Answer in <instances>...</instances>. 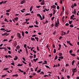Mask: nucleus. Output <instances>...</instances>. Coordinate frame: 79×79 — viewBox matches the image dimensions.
<instances>
[{"label":"nucleus","instance_id":"f257e3e1","mask_svg":"<svg viewBox=\"0 0 79 79\" xmlns=\"http://www.w3.org/2000/svg\"><path fill=\"white\" fill-rule=\"evenodd\" d=\"M59 24H60V23H57V22H56L54 26L56 27H58V26H59Z\"/></svg>","mask_w":79,"mask_h":79},{"label":"nucleus","instance_id":"f03ea898","mask_svg":"<svg viewBox=\"0 0 79 79\" xmlns=\"http://www.w3.org/2000/svg\"><path fill=\"white\" fill-rule=\"evenodd\" d=\"M17 35L18 37L19 38V39H21V35L20 34V33H18L17 34Z\"/></svg>","mask_w":79,"mask_h":79},{"label":"nucleus","instance_id":"7ed1b4c3","mask_svg":"<svg viewBox=\"0 0 79 79\" xmlns=\"http://www.w3.org/2000/svg\"><path fill=\"white\" fill-rule=\"evenodd\" d=\"M51 8L52 9V8H56V6H55V5H53L51 6Z\"/></svg>","mask_w":79,"mask_h":79},{"label":"nucleus","instance_id":"20e7f679","mask_svg":"<svg viewBox=\"0 0 79 79\" xmlns=\"http://www.w3.org/2000/svg\"><path fill=\"white\" fill-rule=\"evenodd\" d=\"M15 58L14 59V60H15V61H16V60H18V56H15Z\"/></svg>","mask_w":79,"mask_h":79},{"label":"nucleus","instance_id":"39448f33","mask_svg":"<svg viewBox=\"0 0 79 79\" xmlns=\"http://www.w3.org/2000/svg\"><path fill=\"white\" fill-rule=\"evenodd\" d=\"M77 71V69L76 68L73 69V72L74 73H76Z\"/></svg>","mask_w":79,"mask_h":79},{"label":"nucleus","instance_id":"423d86ee","mask_svg":"<svg viewBox=\"0 0 79 79\" xmlns=\"http://www.w3.org/2000/svg\"><path fill=\"white\" fill-rule=\"evenodd\" d=\"M74 17V15H72V16H70V19H72Z\"/></svg>","mask_w":79,"mask_h":79},{"label":"nucleus","instance_id":"0eeeda50","mask_svg":"<svg viewBox=\"0 0 79 79\" xmlns=\"http://www.w3.org/2000/svg\"><path fill=\"white\" fill-rule=\"evenodd\" d=\"M31 41H33V40L35 41V39H34V38L31 37Z\"/></svg>","mask_w":79,"mask_h":79},{"label":"nucleus","instance_id":"6e6552de","mask_svg":"<svg viewBox=\"0 0 79 79\" xmlns=\"http://www.w3.org/2000/svg\"><path fill=\"white\" fill-rule=\"evenodd\" d=\"M14 20H15V21H18V17H16L15 18H14Z\"/></svg>","mask_w":79,"mask_h":79},{"label":"nucleus","instance_id":"1a4fd4ad","mask_svg":"<svg viewBox=\"0 0 79 79\" xmlns=\"http://www.w3.org/2000/svg\"><path fill=\"white\" fill-rule=\"evenodd\" d=\"M75 62V60H73L72 61V65H74V62Z\"/></svg>","mask_w":79,"mask_h":79},{"label":"nucleus","instance_id":"9d476101","mask_svg":"<svg viewBox=\"0 0 79 79\" xmlns=\"http://www.w3.org/2000/svg\"><path fill=\"white\" fill-rule=\"evenodd\" d=\"M4 21H6V22H7V23H8L9 21L8 20H7V19L5 18L4 19Z\"/></svg>","mask_w":79,"mask_h":79},{"label":"nucleus","instance_id":"9b49d317","mask_svg":"<svg viewBox=\"0 0 79 79\" xmlns=\"http://www.w3.org/2000/svg\"><path fill=\"white\" fill-rule=\"evenodd\" d=\"M41 70H42V69H40V70H38L37 72V73H40V72H41Z\"/></svg>","mask_w":79,"mask_h":79},{"label":"nucleus","instance_id":"f8f14e48","mask_svg":"<svg viewBox=\"0 0 79 79\" xmlns=\"http://www.w3.org/2000/svg\"><path fill=\"white\" fill-rule=\"evenodd\" d=\"M34 26L33 25H32V26H29V27H28V29H29V28H32V27H33Z\"/></svg>","mask_w":79,"mask_h":79},{"label":"nucleus","instance_id":"ddd939ff","mask_svg":"<svg viewBox=\"0 0 79 79\" xmlns=\"http://www.w3.org/2000/svg\"><path fill=\"white\" fill-rule=\"evenodd\" d=\"M20 48V47H19V45H18L16 47V48L17 50H18V48Z\"/></svg>","mask_w":79,"mask_h":79},{"label":"nucleus","instance_id":"4468645a","mask_svg":"<svg viewBox=\"0 0 79 79\" xmlns=\"http://www.w3.org/2000/svg\"><path fill=\"white\" fill-rule=\"evenodd\" d=\"M22 36H23V37H24V33L23 32V31H22Z\"/></svg>","mask_w":79,"mask_h":79},{"label":"nucleus","instance_id":"2eb2a0df","mask_svg":"<svg viewBox=\"0 0 79 79\" xmlns=\"http://www.w3.org/2000/svg\"><path fill=\"white\" fill-rule=\"evenodd\" d=\"M10 9H9V10H6V12H7V13H9L10 12Z\"/></svg>","mask_w":79,"mask_h":79},{"label":"nucleus","instance_id":"dca6fc26","mask_svg":"<svg viewBox=\"0 0 79 79\" xmlns=\"http://www.w3.org/2000/svg\"><path fill=\"white\" fill-rule=\"evenodd\" d=\"M6 34H7V33L6 32V33H4L3 34H2V36H4V35H6Z\"/></svg>","mask_w":79,"mask_h":79},{"label":"nucleus","instance_id":"f3484780","mask_svg":"<svg viewBox=\"0 0 79 79\" xmlns=\"http://www.w3.org/2000/svg\"><path fill=\"white\" fill-rule=\"evenodd\" d=\"M33 8V7L32 6H31L30 7V11H31L32 10V8Z\"/></svg>","mask_w":79,"mask_h":79},{"label":"nucleus","instance_id":"a211bd4d","mask_svg":"<svg viewBox=\"0 0 79 79\" xmlns=\"http://www.w3.org/2000/svg\"><path fill=\"white\" fill-rule=\"evenodd\" d=\"M39 17L40 18V20H43V19L42 17V16H41V15H40L39 16Z\"/></svg>","mask_w":79,"mask_h":79},{"label":"nucleus","instance_id":"6ab92c4d","mask_svg":"<svg viewBox=\"0 0 79 79\" xmlns=\"http://www.w3.org/2000/svg\"><path fill=\"white\" fill-rule=\"evenodd\" d=\"M45 67H46V68H49V69H50V67L48 66L45 65Z\"/></svg>","mask_w":79,"mask_h":79},{"label":"nucleus","instance_id":"aec40b11","mask_svg":"<svg viewBox=\"0 0 79 79\" xmlns=\"http://www.w3.org/2000/svg\"><path fill=\"white\" fill-rule=\"evenodd\" d=\"M48 15H49L50 16V17L51 18L52 16H53V14L52 13H51L50 14H49Z\"/></svg>","mask_w":79,"mask_h":79},{"label":"nucleus","instance_id":"412c9836","mask_svg":"<svg viewBox=\"0 0 79 79\" xmlns=\"http://www.w3.org/2000/svg\"><path fill=\"white\" fill-rule=\"evenodd\" d=\"M69 23L70 24H72V22H73V20H71V21H69Z\"/></svg>","mask_w":79,"mask_h":79},{"label":"nucleus","instance_id":"4be33fe9","mask_svg":"<svg viewBox=\"0 0 79 79\" xmlns=\"http://www.w3.org/2000/svg\"><path fill=\"white\" fill-rule=\"evenodd\" d=\"M53 15H55V10L54 9H53Z\"/></svg>","mask_w":79,"mask_h":79},{"label":"nucleus","instance_id":"5701e85b","mask_svg":"<svg viewBox=\"0 0 79 79\" xmlns=\"http://www.w3.org/2000/svg\"><path fill=\"white\" fill-rule=\"evenodd\" d=\"M71 55L73 56H76V55L74 54H71Z\"/></svg>","mask_w":79,"mask_h":79},{"label":"nucleus","instance_id":"b1692460","mask_svg":"<svg viewBox=\"0 0 79 79\" xmlns=\"http://www.w3.org/2000/svg\"><path fill=\"white\" fill-rule=\"evenodd\" d=\"M44 4H45V3L44 2H41V5H44Z\"/></svg>","mask_w":79,"mask_h":79},{"label":"nucleus","instance_id":"393cba45","mask_svg":"<svg viewBox=\"0 0 79 79\" xmlns=\"http://www.w3.org/2000/svg\"><path fill=\"white\" fill-rule=\"evenodd\" d=\"M18 70L19 71H20V72H21V73H23V72H24V71H23V70H21V69H18Z\"/></svg>","mask_w":79,"mask_h":79},{"label":"nucleus","instance_id":"a878e982","mask_svg":"<svg viewBox=\"0 0 79 79\" xmlns=\"http://www.w3.org/2000/svg\"><path fill=\"white\" fill-rule=\"evenodd\" d=\"M57 58H58V56H56L54 59L55 60H56Z\"/></svg>","mask_w":79,"mask_h":79},{"label":"nucleus","instance_id":"bb28decb","mask_svg":"<svg viewBox=\"0 0 79 79\" xmlns=\"http://www.w3.org/2000/svg\"><path fill=\"white\" fill-rule=\"evenodd\" d=\"M66 42L67 43V44H69L71 43H70V41H67Z\"/></svg>","mask_w":79,"mask_h":79},{"label":"nucleus","instance_id":"cd10ccee","mask_svg":"<svg viewBox=\"0 0 79 79\" xmlns=\"http://www.w3.org/2000/svg\"><path fill=\"white\" fill-rule=\"evenodd\" d=\"M7 76V74H5V75H3L2 76V77H5V76Z\"/></svg>","mask_w":79,"mask_h":79},{"label":"nucleus","instance_id":"c85d7f7f","mask_svg":"<svg viewBox=\"0 0 79 79\" xmlns=\"http://www.w3.org/2000/svg\"><path fill=\"white\" fill-rule=\"evenodd\" d=\"M44 61L46 64H47V60H44Z\"/></svg>","mask_w":79,"mask_h":79},{"label":"nucleus","instance_id":"c756f323","mask_svg":"<svg viewBox=\"0 0 79 79\" xmlns=\"http://www.w3.org/2000/svg\"><path fill=\"white\" fill-rule=\"evenodd\" d=\"M55 19V17H52V18H51V20H52V21H53V19Z\"/></svg>","mask_w":79,"mask_h":79},{"label":"nucleus","instance_id":"7c9ffc66","mask_svg":"<svg viewBox=\"0 0 79 79\" xmlns=\"http://www.w3.org/2000/svg\"><path fill=\"white\" fill-rule=\"evenodd\" d=\"M20 3L21 4V5H23V3H24V1H22L20 2Z\"/></svg>","mask_w":79,"mask_h":79},{"label":"nucleus","instance_id":"2f4dec72","mask_svg":"<svg viewBox=\"0 0 79 79\" xmlns=\"http://www.w3.org/2000/svg\"><path fill=\"white\" fill-rule=\"evenodd\" d=\"M43 74V75L44 74V72H41L40 73V74Z\"/></svg>","mask_w":79,"mask_h":79},{"label":"nucleus","instance_id":"473e14b6","mask_svg":"<svg viewBox=\"0 0 79 79\" xmlns=\"http://www.w3.org/2000/svg\"><path fill=\"white\" fill-rule=\"evenodd\" d=\"M72 52H73V50H70L69 51V53H72Z\"/></svg>","mask_w":79,"mask_h":79},{"label":"nucleus","instance_id":"72a5a7b5","mask_svg":"<svg viewBox=\"0 0 79 79\" xmlns=\"http://www.w3.org/2000/svg\"><path fill=\"white\" fill-rule=\"evenodd\" d=\"M1 31H4V30H5V29L3 28H2L0 29Z\"/></svg>","mask_w":79,"mask_h":79},{"label":"nucleus","instance_id":"f704fd0d","mask_svg":"<svg viewBox=\"0 0 79 79\" xmlns=\"http://www.w3.org/2000/svg\"><path fill=\"white\" fill-rule=\"evenodd\" d=\"M54 53H56V49H54Z\"/></svg>","mask_w":79,"mask_h":79},{"label":"nucleus","instance_id":"c9c22d12","mask_svg":"<svg viewBox=\"0 0 79 79\" xmlns=\"http://www.w3.org/2000/svg\"><path fill=\"white\" fill-rule=\"evenodd\" d=\"M70 27H73L74 26H73V25L71 24L70 25Z\"/></svg>","mask_w":79,"mask_h":79},{"label":"nucleus","instance_id":"e433bc0d","mask_svg":"<svg viewBox=\"0 0 79 79\" xmlns=\"http://www.w3.org/2000/svg\"><path fill=\"white\" fill-rule=\"evenodd\" d=\"M57 23H60V22H59V19H58L57 20V22H56Z\"/></svg>","mask_w":79,"mask_h":79},{"label":"nucleus","instance_id":"4c0bfd02","mask_svg":"<svg viewBox=\"0 0 79 79\" xmlns=\"http://www.w3.org/2000/svg\"><path fill=\"white\" fill-rule=\"evenodd\" d=\"M3 70H8V68H4Z\"/></svg>","mask_w":79,"mask_h":79},{"label":"nucleus","instance_id":"58836bf2","mask_svg":"<svg viewBox=\"0 0 79 79\" xmlns=\"http://www.w3.org/2000/svg\"><path fill=\"white\" fill-rule=\"evenodd\" d=\"M59 56H61V55H62V53H59Z\"/></svg>","mask_w":79,"mask_h":79},{"label":"nucleus","instance_id":"ea45409f","mask_svg":"<svg viewBox=\"0 0 79 79\" xmlns=\"http://www.w3.org/2000/svg\"><path fill=\"white\" fill-rule=\"evenodd\" d=\"M63 45H64V46H65V47H68V46L66 45V44H65L64 43Z\"/></svg>","mask_w":79,"mask_h":79},{"label":"nucleus","instance_id":"a19ab883","mask_svg":"<svg viewBox=\"0 0 79 79\" xmlns=\"http://www.w3.org/2000/svg\"><path fill=\"white\" fill-rule=\"evenodd\" d=\"M57 10H59L60 9V7L59 6H57Z\"/></svg>","mask_w":79,"mask_h":79},{"label":"nucleus","instance_id":"79ce46f5","mask_svg":"<svg viewBox=\"0 0 79 79\" xmlns=\"http://www.w3.org/2000/svg\"><path fill=\"white\" fill-rule=\"evenodd\" d=\"M63 38V36H60V38H59V40H60L61 39Z\"/></svg>","mask_w":79,"mask_h":79},{"label":"nucleus","instance_id":"37998d69","mask_svg":"<svg viewBox=\"0 0 79 79\" xmlns=\"http://www.w3.org/2000/svg\"><path fill=\"white\" fill-rule=\"evenodd\" d=\"M44 10H46V11H49V10H50L49 9H48V10L46 8H44Z\"/></svg>","mask_w":79,"mask_h":79},{"label":"nucleus","instance_id":"c03bdc74","mask_svg":"<svg viewBox=\"0 0 79 79\" xmlns=\"http://www.w3.org/2000/svg\"><path fill=\"white\" fill-rule=\"evenodd\" d=\"M38 67H37L36 68H35V71H37V68H38Z\"/></svg>","mask_w":79,"mask_h":79},{"label":"nucleus","instance_id":"a18cd8bd","mask_svg":"<svg viewBox=\"0 0 79 79\" xmlns=\"http://www.w3.org/2000/svg\"><path fill=\"white\" fill-rule=\"evenodd\" d=\"M40 6H37L36 7L37 8H40Z\"/></svg>","mask_w":79,"mask_h":79},{"label":"nucleus","instance_id":"49530a36","mask_svg":"<svg viewBox=\"0 0 79 79\" xmlns=\"http://www.w3.org/2000/svg\"><path fill=\"white\" fill-rule=\"evenodd\" d=\"M23 63H24V64H27V63H26L24 61H22Z\"/></svg>","mask_w":79,"mask_h":79},{"label":"nucleus","instance_id":"de8ad7c7","mask_svg":"<svg viewBox=\"0 0 79 79\" xmlns=\"http://www.w3.org/2000/svg\"><path fill=\"white\" fill-rule=\"evenodd\" d=\"M7 48H8V50H11V48L10 47H7Z\"/></svg>","mask_w":79,"mask_h":79},{"label":"nucleus","instance_id":"09e8293b","mask_svg":"<svg viewBox=\"0 0 79 79\" xmlns=\"http://www.w3.org/2000/svg\"><path fill=\"white\" fill-rule=\"evenodd\" d=\"M44 77H48V75H46L44 76Z\"/></svg>","mask_w":79,"mask_h":79},{"label":"nucleus","instance_id":"8fccbe9b","mask_svg":"<svg viewBox=\"0 0 79 79\" xmlns=\"http://www.w3.org/2000/svg\"><path fill=\"white\" fill-rule=\"evenodd\" d=\"M77 6V4L75 3L74 4L73 6Z\"/></svg>","mask_w":79,"mask_h":79},{"label":"nucleus","instance_id":"3c124183","mask_svg":"<svg viewBox=\"0 0 79 79\" xmlns=\"http://www.w3.org/2000/svg\"><path fill=\"white\" fill-rule=\"evenodd\" d=\"M3 2H4L3 1L1 2H0V5H2V4L3 3Z\"/></svg>","mask_w":79,"mask_h":79},{"label":"nucleus","instance_id":"603ef678","mask_svg":"<svg viewBox=\"0 0 79 79\" xmlns=\"http://www.w3.org/2000/svg\"><path fill=\"white\" fill-rule=\"evenodd\" d=\"M29 20H30V19H25V21H29Z\"/></svg>","mask_w":79,"mask_h":79},{"label":"nucleus","instance_id":"864d4df0","mask_svg":"<svg viewBox=\"0 0 79 79\" xmlns=\"http://www.w3.org/2000/svg\"><path fill=\"white\" fill-rule=\"evenodd\" d=\"M59 48H61V45L60 44H59Z\"/></svg>","mask_w":79,"mask_h":79},{"label":"nucleus","instance_id":"5fc2aeb1","mask_svg":"<svg viewBox=\"0 0 79 79\" xmlns=\"http://www.w3.org/2000/svg\"><path fill=\"white\" fill-rule=\"evenodd\" d=\"M6 15H7L8 16L9 15H10V13H6Z\"/></svg>","mask_w":79,"mask_h":79},{"label":"nucleus","instance_id":"6e6d98bb","mask_svg":"<svg viewBox=\"0 0 79 79\" xmlns=\"http://www.w3.org/2000/svg\"><path fill=\"white\" fill-rule=\"evenodd\" d=\"M66 66H69V64H66L65 65V67H66Z\"/></svg>","mask_w":79,"mask_h":79},{"label":"nucleus","instance_id":"4d7b16f0","mask_svg":"<svg viewBox=\"0 0 79 79\" xmlns=\"http://www.w3.org/2000/svg\"><path fill=\"white\" fill-rule=\"evenodd\" d=\"M31 14H29V13H27V14H26V15H25V16H27V15H30Z\"/></svg>","mask_w":79,"mask_h":79},{"label":"nucleus","instance_id":"13d9d810","mask_svg":"<svg viewBox=\"0 0 79 79\" xmlns=\"http://www.w3.org/2000/svg\"><path fill=\"white\" fill-rule=\"evenodd\" d=\"M7 40V39H4L3 40V42H5V41L6 42Z\"/></svg>","mask_w":79,"mask_h":79},{"label":"nucleus","instance_id":"bf43d9fd","mask_svg":"<svg viewBox=\"0 0 79 79\" xmlns=\"http://www.w3.org/2000/svg\"><path fill=\"white\" fill-rule=\"evenodd\" d=\"M56 31H54L53 33V35H55V34H56Z\"/></svg>","mask_w":79,"mask_h":79},{"label":"nucleus","instance_id":"052dcab7","mask_svg":"<svg viewBox=\"0 0 79 79\" xmlns=\"http://www.w3.org/2000/svg\"><path fill=\"white\" fill-rule=\"evenodd\" d=\"M42 17H43V19H45V16H44V15H42Z\"/></svg>","mask_w":79,"mask_h":79},{"label":"nucleus","instance_id":"680f3d73","mask_svg":"<svg viewBox=\"0 0 79 79\" xmlns=\"http://www.w3.org/2000/svg\"><path fill=\"white\" fill-rule=\"evenodd\" d=\"M33 52H34V53L35 54V53H36V51H35L34 50H33Z\"/></svg>","mask_w":79,"mask_h":79},{"label":"nucleus","instance_id":"e2e57ef3","mask_svg":"<svg viewBox=\"0 0 79 79\" xmlns=\"http://www.w3.org/2000/svg\"><path fill=\"white\" fill-rule=\"evenodd\" d=\"M67 78H68V79H69V78L70 77V76H69V75H68L67 76Z\"/></svg>","mask_w":79,"mask_h":79},{"label":"nucleus","instance_id":"0e129e2a","mask_svg":"<svg viewBox=\"0 0 79 79\" xmlns=\"http://www.w3.org/2000/svg\"><path fill=\"white\" fill-rule=\"evenodd\" d=\"M37 50H38V51H39V47H37Z\"/></svg>","mask_w":79,"mask_h":79},{"label":"nucleus","instance_id":"69168bd1","mask_svg":"<svg viewBox=\"0 0 79 79\" xmlns=\"http://www.w3.org/2000/svg\"><path fill=\"white\" fill-rule=\"evenodd\" d=\"M4 56L5 58H8V55L5 56Z\"/></svg>","mask_w":79,"mask_h":79},{"label":"nucleus","instance_id":"338daca9","mask_svg":"<svg viewBox=\"0 0 79 79\" xmlns=\"http://www.w3.org/2000/svg\"><path fill=\"white\" fill-rule=\"evenodd\" d=\"M65 26H69V23H66Z\"/></svg>","mask_w":79,"mask_h":79},{"label":"nucleus","instance_id":"774afa93","mask_svg":"<svg viewBox=\"0 0 79 79\" xmlns=\"http://www.w3.org/2000/svg\"><path fill=\"white\" fill-rule=\"evenodd\" d=\"M26 44H25L24 45V48H26Z\"/></svg>","mask_w":79,"mask_h":79}]
</instances>
